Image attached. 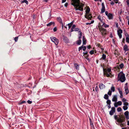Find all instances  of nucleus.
<instances>
[{"label":"nucleus","instance_id":"f257e3e1","mask_svg":"<svg viewBox=\"0 0 129 129\" xmlns=\"http://www.w3.org/2000/svg\"><path fill=\"white\" fill-rule=\"evenodd\" d=\"M72 5L75 7V9L76 11L79 10L82 11H83V7L84 5L82 3H79L77 4L74 3H72Z\"/></svg>","mask_w":129,"mask_h":129},{"label":"nucleus","instance_id":"f03ea898","mask_svg":"<svg viewBox=\"0 0 129 129\" xmlns=\"http://www.w3.org/2000/svg\"><path fill=\"white\" fill-rule=\"evenodd\" d=\"M118 80L120 81L121 82H124L126 80L125 74L122 72H120L118 75Z\"/></svg>","mask_w":129,"mask_h":129},{"label":"nucleus","instance_id":"7ed1b4c3","mask_svg":"<svg viewBox=\"0 0 129 129\" xmlns=\"http://www.w3.org/2000/svg\"><path fill=\"white\" fill-rule=\"evenodd\" d=\"M111 90H109V91L107 93V94H105L104 97V98L106 100H108L109 96L108 95L110 96L112 94V92L113 91V85H112V86L111 88Z\"/></svg>","mask_w":129,"mask_h":129},{"label":"nucleus","instance_id":"20e7f679","mask_svg":"<svg viewBox=\"0 0 129 129\" xmlns=\"http://www.w3.org/2000/svg\"><path fill=\"white\" fill-rule=\"evenodd\" d=\"M50 38L52 41L56 45H57L59 43V41L58 39L55 37H51Z\"/></svg>","mask_w":129,"mask_h":129},{"label":"nucleus","instance_id":"39448f33","mask_svg":"<svg viewBox=\"0 0 129 129\" xmlns=\"http://www.w3.org/2000/svg\"><path fill=\"white\" fill-rule=\"evenodd\" d=\"M125 120V117H120L118 119H117V121L120 123L123 122Z\"/></svg>","mask_w":129,"mask_h":129},{"label":"nucleus","instance_id":"423d86ee","mask_svg":"<svg viewBox=\"0 0 129 129\" xmlns=\"http://www.w3.org/2000/svg\"><path fill=\"white\" fill-rule=\"evenodd\" d=\"M63 40L65 43H69V40L67 37L64 36H63Z\"/></svg>","mask_w":129,"mask_h":129},{"label":"nucleus","instance_id":"0eeeda50","mask_svg":"<svg viewBox=\"0 0 129 129\" xmlns=\"http://www.w3.org/2000/svg\"><path fill=\"white\" fill-rule=\"evenodd\" d=\"M102 8L101 9V13H102L104 12L105 11V7L104 3H102Z\"/></svg>","mask_w":129,"mask_h":129},{"label":"nucleus","instance_id":"6e6552de","mask_svg":"<svg viewBox=\"0 0 129 129\" xmlns=\"http://www.w3.org/2000/svg\"><path fill=\"white\" fill-rule=\"evenodd\" d=\"M86 46H84V45H82L81 46L79 47L78 48V50L79 51H80L82 49L84 51H85L86 49Z\"/></svg>","mask_w":129,"mask_h":129},{"label":"nucleus","instance_id":"1a4fd4ad","mask_svg":"<svg viewBox=\"0 0 129 129\" xmlns=\"http://www.w3.org/2000/svg\"><path fill=\"white\" fill-rule=\"evenodd\" d=\"M124 89L126 94H127L129 93V91L128 90V88L127 85V83H126L125 84Z\"/></svg>","mask_w":129,"mask_h":129},{"label":"nucleus","instance_id":"9d476101","mask_svg":"<svg viewBox=\"0 0 129 129\" xmlns=\"http://www.w3.org/2000/svg\"><path fill=\"white\" fill-rule=\"evenodd\" d=\"M122 101L123 103V105L125 106H127L128 105V103L126 102V100L124 98H123L122 100Z\"/></svg>","mask_w":129,"mask_h":129},{"label":"nucleus","instance_id":"9b49d317","mask_svg":"<svg viewBox=\"0 0 129 129\" xmlns=\"http://www.w3.org/2000/svg\"><path fill=\"white\" fill-rule=\"evenodd\" d=\"M122 33V31L121 29H119L117 30L118 34L120 39L122 37L121 33Z\"/></svg>","mask_w":129,"mask_h":129},{"label":"nucleus","instance_id":"f8f14e48","mask_svg":"<svg viewBox=\"0 0 129 129\" xmlns=\"http://www.w3.org/2000/svg\"><path fill=\"white\" fill-rule=\"evenodd\" d=\"M122 103L121 101H119L115 103L114 104V105L115 107H117L118 105H122Z\"/></svg>","mask_w":129,"mask_h":129},{"label":"nucleus","instance_id":"ddd939ff","mask_svg":"<svg viewBox=\"0 0 129 129\" xmlns=\"http://www.w3.org/2000/svg\"><path fill=\"white\" fill-rule=\"evenodd\" d=\"M89 120L90 121V125L91 128L92 129H94V127L92 121L91 119H89Z\"/></svg>","mask_w":129,"mask_h":129},{"label":"nucleus","instance_id":"4468645a","mask_svg":"<svg viewBox=\"0 0 129 129\" xmlns=\"http://www.w3.org/2000/svg\"><path fill=\"white\" fill-rule=\"evenodd\" d=\"M83 45H85L86 44V39L85 36H83L82 38Z\"/></svg>","mask_w":129,"mask_h":129},{"label":"nucleus","instance_id":"2eb2a0df","mask_svg":"<svg viewBox=\"0 0 129 129\" xmlns=\"http://www.w3.org/2000/svg\"><path fill=\"white\" fill-rule=\"evenodd\" d=\"M74 67L77 70H79V65H78L77 63H75L74 64Z\"/></svg>","mask_w":129,"mask_h":129},{"label":"nucleus","instance_id":"dca6fc26","mask_svg":"<svg viewBox=\"0 0 129 129\" xmlns=\"http://www.w3.org/2000/svg\"><path fill=\"white\" fill-rule=\"evenodd\" d=\"M105 85L102 83H101L99 85V88L100 89H103L105 88Z\"/></svg>","mask_w":129,"mask_h":129},{"label":"nucleus","instance_id":"f3484780","mask_svg":"<svg viewBox=\"0 0 129 129\" xmlns=\"http://www.w3.org/2000/svg\"><path fill=\"white\" fill-rule=\"evenodd\" d=\"M107 16L109 19H112L113 17V15L110 13H109V14H108V15Z\"/></svg>","mask_w":129,"mask_h":129},{"label":"nucleus","instance_id":"a211bd4d","mask_svg":"<svg viewBox=\"0 0 129 129\" xmlns=\"http://www.w3.org/2000/svg\"><path fill=\"white\" fill-rule=\"evenodd\" d=\"M128 112L127 111H126L124 113V115L126 116V117L127 119H128L129 118V117L128 116Z\"/></svg>","mask_w":129,"mask_h":129},{"label":"nucleus","instance_id":"6ab92c4d","mask_svg":"<svg viewBox=\"0 0 129 129\" xmlns=\"http://www.w3.org/2000/svg\"><path fill=\"white\" fill-rule=\"evenodd\" d=\"M57 19L58 21L59 22V23L60 24L63 23L62 21V20L60 17H58L57 18Z\"/></svg>","mask_w":129,"mask_h":129},{"label":"nucleus","instance_id":"aec40b11","mask_svg":"<svg viewBox=\"0 0 129 129\" xmlns=\"http://www.w3.org/2000/svg\"><path fill=\"white\" fill-rule=\"evenodd\" d=\"M52 24L53 25V26H54L55 25V23L53 21H52L49 23L47 24V26H50Z\"/></svg>","mask_w":129,"mask_h":129},{"label":"nucleus","instance_id":"412c9836","mask_svg":"<svg viewBox=\"0 0 129 129\" xmlns=\"http://www.w3.org/2000/svg\"><path fill=\"white\" fill-rule=\"evenodd\" d=\"M85 17L88 19H91V18H92V16H91V15L90 14H89L87 16H85Z\"/></svg>","mask_w":129,"mask_h":129},{"label":"nucleus","instance_id":"4be33fe9","mask_svg":"<svg viewBox=\"0 0 129 129\" xmlns=\"http://www.w3.org/2000/svg\"><path fill=\"white\" fill-rule=\"evenodd\" d=\"M90 9L89 7H87V9L85 11L86 13L88 14L90 11Z\"/></svg>","mask_w":129,"mask_h":129},{"label":"nucleus","instance_id":"5701e85b","mask_svg":"<svg viewBox=\"0 0 129 129\" xmlns=\"http://www.w3.org/2000/svg\"><path fill=\"white\" fill-rule=\"evenodd\" d=\"M102 27H104L105 28L108 27H109V25L106 24L105 23L103 22V24L102 25Z\"/></svg>","mask_w":129,"mask_h":129},{"label":"nucleus","instance_id":"b1692460","mask_svg":"<svg viewBox=\"0 0 129 129\" xmlns=\"http://www.w3.org/2000/svg\"><path fill=\"white\" fill-rule=\"evenodd\" d=\"M82 41L80 39H79L77 42V44L78 45H80L81 44Z\"/></svg>","mask_w":129,"mask_h":129},{"label":"nucleus","instance_id":"393cba45","mask_svg":"<svg viewBox=\"0 0 129 129\" xmlns=\"http://www.w3.org/2000/svg\"><path fill=\"white\" fill-rule=\"evenodd\" d=\"M72 1L73 2L72 3L76 4V3H79V0H72Z\"/></svg>","mask_w":129,"mask_h":129},{"label":"nucleus","instance_id":"a878e982","mask_svg":"<svg viewBox=\"0 0 129 129\" xmlns=\"http://www.w3.org/2000/svg\"><path fill=\"white\" fill-rule=\"evenodd\" d=\"M124 50L125 51H127L128 50V47L126 45H125L123 47Z\"/></svg>","mask_w":129,"mask_h":129},{"label":"nucleus","instance_id":"bb28decb","mask_svg":"<svg viewBox=\"0 0 129 129\" xmlns=\"http://www.w3.org/2000/svg\"><path fill=\"white\" fill-rule=\"evenodd\" d=\"M79 32H80V33L79 34V36H78V39H80L82 38V33L81 32H80V31H79Z\"/></svg>","mask_w":129,"mask_h":129},{"label":"nucleus","instance_id":"cd10ccee","mask_svg":"<svg viewBox=\"0 0 129 129\" xmlns=\"http://www.w3.org/2000/svg\"><path fill=\"white\" fill-rule=\"evenodd\" d=\"M109 114L111 115H113V107H111V110L110 111Z\"/></svg>","mask_w":129,"mask_h":129},{"label":"nucleus","instance_id":"c85d7f7f","mask_svg":"<svg viewBox=\"0 0 129 129\" xmlns=\"http://www.w3.org/2000/svg\"><path fill=\"white\" fill-rule=\"evenodd\" d=\"M25 3L27 5L28 4V2L27 0H23V1H21V3Z\"/></svg>","mask_w":129,"mask_h":129},{"label":"nucleus","instance_id":"c756f323","mask_svg":"<svg viewBox=\"0 0 129 129\" xmlns=\"http://www.w3.org/2000/svg\"><path fill=\"white\" fill-rule=\"evenodd\" d=\"M117 101V96L115 95L113 96V101L116 102Z\"/></svg>","mask_w":129,"mask_h":129},{"label":"nucleus","instance_id":"7c9ffc66","mask_svg":"<svg viewBox=\"0 0 129 129\" xmlns=\"http://www.w3.org/2000/svg\"><path fill=\"white\" fill-rule=\"evenodd\" d=\"M106 103L107 105L110 104L111 103V101L109 99L107 100L106 102Z\"/></svg>","mask_w":129,"mask_h":129},{"label":"nucleus","instance_id":"2f4dec72","mask_svg":"<svg viewBox=\"0 0 129 129\" xmlns=\"http://www.w3.org/2000/svg\"><path fill=\"white\" fill-rule=\"evenodd\" d=\"M102 58L103 60H105L106 58V55L104 54H103L102 55Z\"/></svg>","mask_w":129,"mask_h":129},{"label":"nucleus","instance_id":"473e14b6","mask_svg":"<svg viewBox=\"0 0 129 129\" xmlns=\"http://www.w3.org/2000/svg\"><path fill=\"white\" fill-rule=\"evenodd\" d=\"M103 72L104 74H106L107 73V70L106 69L103 68Z\"/></svg>","mask_w":129,"mask_h":129},{"label":"nucleus","instance_id":"72a5a7b5","mask_svg":"<svg viewBox=\"0 0 129 129\" xmlns=\"http://www.w3.org/2000/svg\"><path fill=\"white\" fill-rule=\"evenodd\" d=\"M101 31L104 32H106V31L107 30L106 29L104 28H102L101 29Z\"/></svg>","mask_w":129,"mask_h":129},{"label":"nucleus","instance_id":"f704fd0d","mask_svg":"<svg viewBox=\"0 0 129 129\" xmlns=\"http://www.w3.org/2000/svg\"><path fill=\"white\" fill-rule=\"evenodd\" d=\"M123 109L124 110H127L128 109L127 106H125L123 107Z\"/></svg>","mask_w":129,"mask_h":129},{"label":"nucleus","instance_id":"c9c22d12","mask_svg":"<svg viewBox=\"0 0 129 129\" xmlns=\"http://www.w3.org/2000/svg\"><path fill=\"white\" fill-rule=\"evenodd\" d=\"M126 41L127 42L129 43V37H126Z\"/></svg>","mask_w":129,"mask_h":129},{"label":"nucleus","instance_id":"e433bc0d","mask_svg":"<svg viewBox=\"0 0 129 129\" xmlns=\"http://www.w3.org/2000/svg\"><path fill=\"white\" fill-rule=\"evenodd\" d=\"M18 37H16L15 38H14V40L15 41V42H17L18 41Z\"/></svg>","mask_w":129,"mask_h":129},{"label":"nucleus","instance_id":"4c0bfd02","mask_svg":"<svg viewBox=\"0 0 129 129\" xmlns=\"http://www.w3.org/2000/svg\"><path fill=\"white\" fill-rule=\"evenodd\" d=\"M86 53V52H83V56L85 57L86 56V55H87L88 54V53Z\"/></svg>","mask_w":129,"mask_h":129},{"label":"nucleus","instance_id":"58836bf2","mask_svg":"<svg viewBox=\"0 0 129 129\" xmlns=\"http://www.w3.org/2000/svg\"><path fill=\"white\" fill-rule=\"evenodd\" d=\"M79 28H76L74 29V30L75 31H79Z\"/></svg>","mask_w":129,"mask_h":129},{"label":"nucleus","instance_id":"ea45409f","mask_svg":"<svg viewBox=\"0 0 129 129\" xmlns=\"http://www.w3.org/2000/svg\"><path fill=\"white\" fill-rule=\"evenodd\" d=\"M122 109L120 107H119L117 109V111L118 112H120L121 111Z\"/></svg>","mask_w":129,"mask_h":129},{"label":"nucleus","instance_id":"a19ab883","mask_svg":"<svg viewBox=\"0 0 129 129\" xmlns=\"http://www.w3.org/2000/svg\"><path fill=\"white\" fill-rule=\"evenodd\" d=\"M95 90L97 92H98L99 91V89L97 86H96L95 88Z\"/></svg>","mask_w":129,"mask_h":129},{"label":"nucleus","instance_id":"79ce46f5","mask_svg":"<svg viewBox=\"0 0 129 129\" xmlns=\"http://www.w3.org/2000/svg\"><path fill=\"white\" fill-rule=\"evenodd\" d=\"M94 51L93 50H91L89 52V53L90 54L92 55L94 54Z\"/></svg>","mask_w":129,"mask_h":129},{"label":"nucleus","instance_id":"37998d69","mask_svg":"<svg viewBox=\"0 0 129 129\" xmlns=\"http://www.w3.org/2000/svg\"><path fill=\"white\" fill-rule=\"evenodd\" d=\"M97 18L99 19V20H100L101 22H102V20L100 17V16H99Z\"/></svg>","mask_w":129,"mask_h":129},{"label":"nucleus","instance_id":"c03bdc74","mask_svg":"<svg viewBox=\"0 0 129 129\" xmlns=\"http://www.w3.org/2000/svg\"><path fill=\"white\" fill-rule=\"evenodd\" d=\"M123 66L124 65L123 64H121L120 65L119 67L121 68L122 69L123 67Z\"/></svg>","mask_w":129,"mask_h":129},{"label":"nucleus","instance_id":"a18cd8bd","mask_svg":"<svg viewBox=\"0 0 129 129\" xmlns=\"http://www.w3.org/2000/svg\"><path fill=\"white\" fill-rule=\"evenodd\" d=\"M111 71V69L110 68H108L107 70V72H108L109 73H110Z\"/></svg>","mask_w":129,"mask_h":129},{"label":"nucleus","instance_id":"49530a36","mask_svg":"<svg viewBox=\"0 0 129 129\" xmlns=\"http://www.w3.org/2000/svg\"><path fill=\"white\" fill-rule=\"evenodd\" d=\"M53 30L54 32H55L57 30V27H54V28H53Z\"/></svg>","mask_w":129,"mask_h":129},{"label":"nucleus","instance_id":"de8ad7c7","mask_svg":"<svg viewBox=\"0 0 129 129\" xmlns=\"http://www.w3.org/2000/svg\"><path fill=\"white\" fill-rule=\"evenodd\" d=\"M85 58L89 61H90V59H89L88 57H85Z\"/></svg>","mask_w":129,"mask_h":129},{"label":"nucleus","instance_id":"09e8293b","mask_svg":"<svg viewBox=\"0 0 129 129\" xmlns=\"http://www.w3.org/2000/svg\"><path fill=\"white\" fill-rule=\"evenodd\" d=\"M27 102L29 104H31L32 103V102L31 101H30L29 100H28L27 101Z\"/></svg>","mask_w":129,"mask_h":129},{"label":"nucleus","instance_id":"8fccbe9b","mask_svg":"<svg viewBox=\"0 0 129 129\" xmlns=\"http://www.w3.org/2000/svg\"><path fill=\"white\" fill-rule=\"evenodd\" d=\"M68 25L69 27V28H71L72 25H70V24H69V23L68 24V25H67L66 26Z\"/></svg>","mask_w":129,"mask_h":129},{"label":"nucleus","instance_id":"3c124183","mask_svg":"<svg viewBox=\"0 0 129 129\" xmlns=\"http://www.w3.org/2000/svg\"><path fill=\"white\" fill-rule=\"evenodd\" d=\"M114 118L117 121V119H118V117L117 116L115 115L114 116Z\"/></svg>","mask_w":129,"mask_h":129},{"label":"nucleus","instance_id":"603ef678","mask_svg":"<svg viewBox=\"0 0 129 129\" xmlns=\"http://www.w3.org/2000/svg\"><path fill=\"white\" fill-rule=\"evenodd\" d=\"M126 3L127 5L129 6V0H127L126 1Z\"/></svg>","mask_w":129,"mask_h":129},{"label":"nucleus","instance_id":"864d4df0","mask_svg":"<svg viewBox=\"0 0 129 129\" xmlns=\"http://www.w3.org/2000/svg\"><path fill=\"white\" fill-rule=\"evenodd\" d=\"M68 3H66L64 5L66 7H67L68 6Z\"/></svg>","mask_w":129,"mask_h":129},{"label":"nucleus","instance_id":"5fc2aeb1","mask_svg":"<svg viewBox=\"0 0 129 129\" xmlns=\"http://www.w3.org/2000/svg\"><path fill=\"white\" fill-rule=\"evenodd\" d=\"M25 101H22L19 103V104L20 105L22 104L23 103H25Z\"/></svg>","mask_w":129,"mask_h":129},{"label":"nucleus","instance_id":"6e6d98bb","mask_svg":"<svg viewBox=\"0 0 129 129\" xmlns=\"http://www.w3.org/2000/svg\"><path fill=\"white\" fill-rule=\"evenodd\" d=\"M106 15L107 16L108 15V14H109L108 13V11H106L105 12Z\"/></svg>","mask_w":129,"mask_h":129},{"label":"nucleus","instance_id":"4d7b16f0","mask_svg":"<svg viewBox=\"0 0 129 129\" xmlns=\"http://www.w3.org/2000/svg\"><path fill=\"white\" fill-rule=\"evenodd\" d=\"M117 53H114V54L116 57H117L118 56V52H117Z\"/></svg>","mask_w":129,"mask_h":129},{"label":"nucleus","instance_id":"13d9d810","mask_svg":"<svg viewBox=\"0 0 129 129\" xmlns=\"http://www.w3.org/2000/svg\"><path fill=\"white\" fill-rule=\"evenodd\" d=\"M87 48L88 49H90L91 48V46L90 45L87 46Z\"/></svg>","mask_w":129,"mask_h":129},{"label":"nucleus","instance_id":"bf43d9fd","mask_svg":"<svg viewBox=\"0 0 129 129\" xmlns=\"http://www.w3.org/2000/svg\"><path fill=\"white\" fill-rule=\"evenodd\" d=\"M106 74V76L107 77H109L110 76V75L109 74L107 73L106 74Z\"/></svg>","mask_w":129,"mask_h":129},{"label":"nucleus","instance_id":"052dcab7","mask_svg":"<svg viewBox=\"0 0 129 129\" xmlns=\"http://www.w3.org/2000/svg\"><path fill=\"white\" fill-rule=\"evenodd\" d=\"M119 93L120 94V95H121L122 94V92L120 90H119Z\"/></svg>","mask_w":129,"mask_h":129},{"label":"nucleus","instance_id":"680f3d73","mask_svg":"<svg viewBox=\"0 0 129 129\" xmlns=\"http://www.w3.org/2000/svg\"><path fill=\"white\" fill-rule=\"evenodd\" d=\"M114 1L116 3H117L118 2V0H114Z\"/></svg>","mask_w":129,"mask_h":129},{"label":"nucleus","instance_id":"e2e57ef3","mask_svg":"<svg viewBox=\"0 0 129 129\" xmlns=\"http://www.w3.org/2000/svg\"><path fill=\"white\" fill-rule=\"evenodd\" d=\"M107 107L108 109H110L111 107L110 104L108 105Z\"/></svg>","mask_w":129,"mask_h":129},{"label":"nucleus","instance_id":"0e129e2a","mask_svg":"<svg viewBox=\"0 0 129 129\" xmlns=\"http://www.w3.org/2000/svg\"><path fill=\"white\" fill-rule=\"evenodd\" d=\"M76 27V25L75 24H73V26L72 27V28H74V29Z\"/></svg>","mask_w":129,"mask_h":129},{"label":"nucleus","instance_id":"69168bd1","mask_svg":"<svg viewBox=\"0 0 129 129\" xmlns=\"http://www.w3.org/2000/svg\"><path fill=\"white\" fill-rule=\"evenodd\" d=\"M61 27H62V29H63V23L61 24Z\"/></svg>","mask_w":129,"mask_h":129},{"label":"nucleus","instance_id":"338daca9","mask_svg":"<svg viewBox=\"0 0 129 129\" xmlns=\"http://www.w3.org/2000/svg\"><path fill=\"white\" fill-rule=\"evenodd\" d=\"M66 0H62V3H63L65 2Z\"/></svg>","mask_w":129,"mask_h":129},{"label":"nucleus","instance_id":"774afa93","mask_svg":"<svg viewBox=\"0 0 129 129\" xmlns=\"http://www.w3.org/2000/svg\"><path fill=\"white\" fill-rule=\"evenodd\" d=\"M109 36L110 37H111V38H112V37L113 36L112 33H111L110 34V35H109Z\"/></svg>","mask_w":129,"mask_h":129}]
</instances>
